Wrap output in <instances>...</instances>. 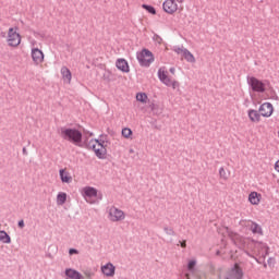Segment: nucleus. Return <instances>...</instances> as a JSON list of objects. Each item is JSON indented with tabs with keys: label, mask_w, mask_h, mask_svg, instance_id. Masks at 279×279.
<instances>
[{
	"label": "nucleus",
	"mask_w": 279,
	"mask_h": 279,
	"mask_svg": "<svg viewBox=\"0 0 279 279\" xmlns=\"http://www.w3.org/2000/svg\"><path fill=\"white\" fill-rule=\"evenodd\" d=\"M61 138L73 143V145L82 144V132L76 129L62 128L61 129Z\"/></svg>",
	"instance_id": "f257e3e1"
},
{
	"label": "nucleus",
	"mask_w": 279,
	"mask_h": 279,
	"mask_svg": "<svg viewBox=\"0 0 279 279\" xmlns=\"http://www.w3.org/2000/svg\"><path fill=\"white\" fill-rule=\"evenodd\" d=\"M104 143H105L104 141L90 140L88 144L90 149H93V151L95 153V156H97L99 160H106L108 156V149L106 148Z\"/></svg>",
	"instance_id": "f03ea898"
},
{
	"label": "nucleus",
	"mask_w": 279,
	"mask_h": 279,
	"mask_svg": "<svg viewBox=\"0 0 279 279\" xmlns=\"http://www.w3.org/2000/svg\"><path fill=\"white\" fill-rule=\"evenodd\" d=\"M155 60L154 53L149 49L144 48L137 53V61L141 66H151Z\"/></svg>",
	"instance_id": "7ed1b4c3"
},
{
	"label": "nucleus",
	"mask_w": 279,
	"mask_h": 279,
	"mask_svg": "<svg viewBox=\"0 0 279 279\" xmlns=\"http://www.w3.org/2000/svg\"><path fill=\"white\" fill-rule=\"evenodd\" d=\"M158 77L162 84L166 86H171V88L175 89L180 87V83L171 77H169V72H167V69L160 68L158 70Z\"/></svg>",
	"instance_id": "20e7f679"
},
{
	"label": "nucleus",
	"mask_w": 279,
	"mask_h": 279,
	"mask_svg": "<svg viewBox=\"0 0 279 279\" xmlns=\"http://www.w3.org/2000/svg\"><path fill=\"white\" fill-rule=\"evenodd\" d=\"M7 43L9 47H19L21 45V34L17 27H11L8 31Z\"/></svg>",
	"instance_id": "39448f33"
},
{
	"label": "nucleus",
	"mask_w": 279,
	"mask_h": 279,
	"mask_svg": "<svg viewBox=\"0 0 279 279\" xmlns=\"http://www.w3.org/2000/svg\"><path fill=\"white\" fill-rule=\"evenodd\" d=\"M247 84L254 93H265V90H267V84L258 80L256 76H248Z\"/></svg>",
	"instance_id": "423d86ee"
},
{
	"label": "nucleus",
	"mask_w": 279,
	"mask_h": 279,
	"mask_svg": "<svg viewBox=\"0 0 279 279\" xmlns=\"http://www.w3.org/2000/svg\"><path fill=\"white\" fill-rule=\"evenodd\" d=\"M182 0H165L162 3V10L166 14H175L180 10V4Z\"/></svg>",
	"instance_id": "0eeeda50"
},
{
	"label": "nucleus",
	"mask_w": 279,
	"mask_h": 279,
	"mask_svg": "<svg viewBox=\"0 0 279 279\" xmlns=\"http://www.w3.org/2000/svg\"><path fill=\"white\" fill-rule=\"evenodd\" d=\"M108 219L111 220L113 223L123 221L125 219V211L117 207H110L108 210Z\"/></svg>",
	"instance_id": "6e6552de"
},
{
	"label": "nucleus",
	"mask_w": 279,
	"mask_h": 279,
	"mask_svg": "<svg viewBox=\"0 0 279 279\" xmlns=\"http://www.w3.org/2000/svg\"><path fill=\"white\" fill-rule=\"evenodd\" d=\"M81 195L89 202V204H93V199L97 197V189L92 187V186H85L81 190Z\"/></svg>",
	"instance_id": "1a4fd4ad"
},
{
	"label": "nucleus",
	"mask_w": 279,
	"mask_h": 279,
	"mask_svg": "<svg viewBox=\"0 0 279 279\" xmlns=\"http://www.w3.org/2000/svg\"><path fill=\"white\" fill-rule=\"evenodd\" d=\"M31 56L34 64H36L37 66L45 62V52H43V50L38 48H32Z\"/></svg>",
	"instance_id": "9d476101"
},
{
	"label": "nucleus",
	"mask_w": 279,
	"mask_h": 279,
	"mask_svg": "<svg viewBox=\"0 0 279 279\" xmlns=\"http://www.w3.org/2000/svg\"><path fill=\"white\" fill-rule=\"evenodd\" d=\"M100 271L105 278H114L117 267L112 263H107L100 267Z\"/></svg>",
	"instance_id": "9b49d317"
},
{
	"label": "nucleus",
	"mask_w": 279,
	"mask_h": 279,
	"mask_svg": "<svg viewBox=\"0 0 279 279\" xmlns=\"http://www.w3.org/2000/svg\"><path fill=\"white\" fill-rule=\"evenodd\" d=\"M259 114L269 119L274 114V105L271 102H264L259 106Z\"/></svg>",
	"instance_id": "f8f14e48"
},
{
	"label": "nucleus",
	"mask_w": 279,
	"mask_h": 279,
	"mask_svg": "<svg viewBox=\"0 0 279 279\" xmlns=\"http://www.w3.org/2000/svg\"><path fill=\"white\" fill-rule=\"evenodd\" d=\"M175 53H178V56H181L182 58H184V60H186V62H191L192 64H195V56H193V53H191V51H189L186 49L178 48V49H175Z\"/></svg>",
	"instance_id": "ddd939ff"
},
{
	"label": "nucleus",
	"mask_w": 279,
	"mask_h": 279,
	"mask_svg": "<svg viewBox=\"0 0 279 279\" xmlns=\"http://www.w3.org/2000/svg\"><path fill=\"white\" fill-rule=\"evenodd\" d=\"M116 66L118 71H121L122 73H130V63H128V60L120 58L116 61Z\"/></svg>",
	"instance_id": "4468645a"
},
{
	"label": "nucleus",
	"mask_w": 279,
	"mask_h": 279,
	"mask_svg": "<svg viewBox=\"0 0 279 279\" xmlns=\"http://www.w3.org/2000/svg\"><path fill=\"white\" fill-rule=\"evenodd\" d=\"M263 201V194L258 192H251L248 194V202L252 206H258Z\"/></svg>",
	"instance_id": "2eb2a0df"
},
{
	"label": "nucleus",
	"mask_w": 279,
	"mask_h": 279,
	"mask_svg": "<svg viewBox=\"0 0 279 279\" xmlns=\"http://www.w3.org/2000/svg\"><path fill=\"white\" fill-rule=\"evenodd\" d=\"M59 175L61 178V182L64 184H71V182H73V177H71V173L66 171V169L59 170Z\"/></svg>",
	"instance_id": "dca6fc26"
},
{
	"label": "nucleus",
	"mask_w": 279,
	"mask_h": 279,
	"mask_svg": "<svg viewBox=\"0 0 279 279\" xmlns=\"http://www.w3.org/2000/svg\"><path fill=\"white\" fill-rule=\"evenodd\" d=\"M61 75H62V80H63V82H65V84H71V80H73V75L71 74V70H69V68L62 66Z\"/></svg>",
	"instance_id": "f3484780"
},
{
	"label": "nucleus",
	"mask_w": 279,
	"mask_h": 279,
	"mask_svg": "<svg viewBox=\"0 0 279 279\" xmlns=\"http://www.w3.org/2000/svg\"><path fill=\"white\" fill-rule=\"evenodd\" d=\"M260 113L258 111L251 109L248 110V119L252 123H260Z\"/></svg>",
	"instance_id": "a211bd4d"
},
{
	"label": "nucleus",
	"mask_w": 279,
	"mask_h": 279,
	"mask_svg": "<svg viewBox=\"0 0 279 279\" xmlns=\"http://www.w3.org/2000/svg\"><path fill=\"white\" fill-rule=\"evenodd\" d=\"M135 99L136 101H138V104H142L143 106L149 104V96H147V94L143 92L137 93Z\"/></svg>",
	"instance_id": "6ab92c4d"
},
{
	"label": "nucleus",
	"mask_w": 279,
	"mask_h": 279,
	"mask_svg": "<svg viewBox=\"0 0 279 279\" xmlns=\"http://www.w3.org/2000/svg\"><path fill=\"white\" fill-rule=\"evenodd\" d=\"M65 276L70 279H83L84 278L82 276V274H80L77 270L71 269V268L65 270Z\"/></svg>",
	"instance_id": "aec40b11"
},
{
	"label": "nucleus",
	"mask_w": 279,
	"mask_h": 279,
	"mask_svg": "<svg viewBox=\"0 0 279 279\" xmlns=\"http://www.w3.org/2000/svg\"><path fill=\"white\" fill-rule=\"evenodd\" d=\"M0 242L10 244L12 243V238L5 231H0Z\"/></svg>",
	"instance_id": "412c9836"
},
{
	"label": "nucleus",
	"mask_w": 279,
	"mask_h": 279,
	"mask_svg": "<svg viewBox=\"0 0 279 279\" xmlns=\"http://www.w3.org/2000/svg\"><path fill=\"white\" fill-rule=\"evenodd\" d=\"M219 178L220 180H223L225 182H227V180H230V171H227L226 168H220Z\"/></svg>",
	"instance_id": "4be33fe9"
},
{
	"label": "nucleus",
	"mask_w": 279,
	"mask_h": 279,
	"mask_svg": "<svg viewBox=\"0 0 279 279\" xmlns=\"http://www.w3.org/2000/svg\"><path fill=\"white\" fill-rule=\"evenodd\" d=\"M65 203H66V193L60 192L57 195V204H58V206H63V204H65Z\"/></svg>",
	"instance_id": "5701e85b"
},
{
	"label": "nucleus",
	"mask_w": 279,
	"mask_h": 279,
	"mask_svg": "<svg viewBox=\"0 0 279 279\" xmlns=\"http://www.w3.org/2000/svg\"><path fill=\"white\" fill-rule=\"evenodd\" d=\"M251 230L253 234H263V229L257 223H251Z\"/></svg>",
	"instance_id": "b1692460"
},
{
	"label": "nucleus",
	"mask_w": 279,
	"mask_h": 279,
	"mask_svg": "<svg viewBox=\"0 0 279 279\" xmlns=\"http://www.w3.org/2000/svg\"><path fill=\"white\" fill-rule=\"evenodd\" d=\"M132 134H133L132 129H130V128L122 129V136H123V138L131 140L132 138Z\"/></svg>",
	"instance_id": "393cba45"
},
{
	"label": "nucleus",
	"mask_w": 279,
	"mask_h": 279,
	"mask_svg": "<svg viewBox=\"0 0 279 279\" xmlns=\"http://www.w3.org/2000/svg\"><path fill=\"white\" fill-rule=\"evenodd\" d=\"M233 274L236 278H241V276H243V271L239 268V264L234 265Z\"/></svg>",
	"instance_id": "a878e982"
},
{
	"label": "nucleus",
	"mask_w": 279,
	"mask_h": 279,
	"mask_svg": "<svg viewBox=\"0 0 279 279\" xmlns=\"http://www.w3.org/2000/svg\"><path fill=\"white\" fill-rule=\"evenodd\" d=\"M231 239L234 241V243H239V241H241V236H239L236 233H231Z\"/></svg>",
	"instance_id": "bb28decb"
},
{
	"label": "nucleus",
	"mask_w": 279,
	"mask_h": 279,
	"mask_svg": "<svg viewBox=\"0 0 279 279\" xmlns=\"http://www.w3.org/2000/svg\"><path fill=\"white\" fill-rule=\"evenodd\" d=\"M196 262L195 260H191L187 265V268L191 270H193L195 268Z\"/></svg>",
	"instance_id": "cd10ccee"
},
{
	"label": "nucleus",
	"mask_w": 279,
	"mask_h": 279,
	"mask_svg": "<svg viewBox=\"0 0 279 279\" xmlns=\"http://www.w3.org/2000/svg\"><path fill=\"white\" fill-rule=\"evenodd\" d=\"M146 10H148L150 14H156V9H154V7H146Z\"/></svg>",
	"instance_id": "c85d7f7f"
},
{
	"label": "nucleus",
	"mask_w": 279,
	"mask_h": 279,
	"mask_svg": "<svg viewBox=\"0 0 279 279\" xmlns=\"http://www.w3.org/2000/svg\"><path fill=\"white\" fill-rule=\"evenodd\" d=\"M19 228H25V222L23 220L19 221Z\"/></svg>",
	"instance_id": "c756f323"
},
{
	"label": "nucleus",
	"mask_w": 279,
	"mask_h": 279,
	"mask_svg": "<svg viewBox=\"0 0 279 279\" xmlns=\"http://www.w3.org/2000/svg\"><path fill=\"white\" fill-rule=\"evenodd\" d=\"M69 254H71V255H73V254H77V250H75V248H71V250L69 251Z\"/></svg>",
	"instance_id": "7c9ffc66"
},
{
	"label": "nucleus",
	"mask_w": 279,
	"mask_h": 279,
	"mask_svg": "<svg viewBox=\"0 0 279 279\" xmlns=\"http://www.w3.org/2000/svg\"><path fill=\"white\" fill-rule=\"evenodd\" d=\"M181 247H186V241H183V242L181 243Z\"/></svg>",
	"instance_id": "2f4dec72"
},
{
	"label": "nucleus",
	"mask_w": 279,
	"mask_h": 279,
	"mask_svg": "<svg viewBox=\"0 0 279 279\" xmlns=\"http://www.w3.org/2000/svg\"><path fill=\"white\" fill-rule=\"evenodd\" d=\"M170 73H175V69L171 68Z\"/></svg>",
	"instance_id": "473e14b6"
},
{
	"label": "nucleus",
	"mask_w": 279,
	"mask_h": 279,
	"mask_svg": "<svg viewBox=\"0 0 279 279\" xmlns=\"http://www.w3.org/2000/svg\"><path fill=\"white\" fill-rule=\"evenodd\" d=\"M185 277H186V279H191V278H189V274H186Z\"/></svg>",
	"instance_id": "72a5a7b5"
}]
</instances>
